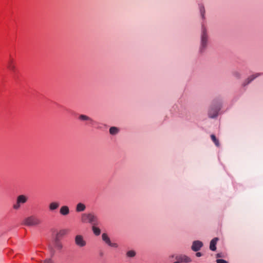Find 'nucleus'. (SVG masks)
<instances>
[{"label": "nucleus", "instance_id": "25", "mask_svg": "<svg viewBox=\"0 0 263 263\" xmlns=\"http://www.w3.org/2000/svg\"><path fill=\"white\" fill-rule=\"evenodd\" d=\"M43 263H54V262H53V261L51 258H48V259H45L43 261Z\"/></svg>", "mask_w": 263, "mask_h": 263}, {"label": "nucleus", "instance_id": "17", "mask_svg": "<svg viewBox=\"0 0 263 263\" xmlns=\"http://www.w3.org/2000/svg\"><path fill=\"white\" fill-rule=\"evenodd\" d=\"M96 225H92V230L94 234L96 236H99L101 234V230L100 229L96 227Z\"/></svg>", "mask_w": 263, "mask_h": 263}, {"label": "nucleus", "instance_id": "2", "mask_svg": "<svg viewBox=\"0 0 263 263\" xmlns=\"http://www.w3.org/2000/svg\"><path fill=\"white\" fill-rule=\"evenodd\" d=\"M208 45V35L205 27H202L201 32L199 52L202 53L206 48Z\"/></svg>", "mask_w": 263, "mask_h": 263}, {"label": "nucleus", "instance_id": "1", "mask_svg": "<svg viewBox=\"0 0 263 263\" xmlns=\"http://www.w3.org/2000/svg\"><path fill=\"white\" fill-rule=\"evenodd\" d=\"M81 221L82 223H89L92 225L98 224L97 216L92 213L82 214L81 215Z\"/></svg>", "mask_w": 263, "mask_h": 263}, {"label": "nucleus", "instance_id": "22", "mask_svg": "<svg viewBox=\"0 0 263 263\" xmlns=\"http://www.w3.org/2000/svg\"><path fill=\"white\" fill-rule=\"evenodd\" d=\"M233 76L237 79L241 78V73L238 71H235L233 72Z\"/></svg>", "mask_w": 263, "mask_h": 263}, {"label": "nucleus", "instance_id": "18", "mask_svg": "<svg viewBox=\"0 0 263 263\" xmlns=\"http://www.w3.org/2000/svg\"><path fill=\"white\" fill-rule=\"evenodd\" d=\"M192 260L190 257L185 255H182V262L189 263L191 262Z\"/></svg>", "mask_w": 263, "mask_h": 263}, {"label": "nucleus", "instance_id": "15", "mask_svg": "<svg viewBox=\"0 0 263 263\" xmlns=\"http://www.w3.org/2000/svg\"><path fill=\"white\" fill-rule=\"evenodd\" d=\"M60 206V203L58 202L54 201L49 203V210L50 211H53L57 210Z\"/></svg>", "mask_w": 263, "mask_h": 263}, {"label": "nucleus", "instance_id": "10", "mask_svg": "<svg viewBox=\"0 0 263 263\" xmlns=\"http://www.w3.org/2000/svg\"><path fill=\"white\" fill-rule=\"evenodd\" d=\"M70 213L69 208L67 205L62 206L60 209V213L63 216H66Z\"/></svg>", "mask_w": 263, "mask_h": 263}, {"label": "nucleus", "instance_id": "3", "mask_svg": "<svg viewBox=\"0 0 263 263\" xmlns=\"http://www.w3.org/2000/svg\"><path fill=\"white\" fill-rule=\"evenodd\" d=\"M41 223V220L40 219L34 215L26 217L23 221V224L28 227L36 226Z\"/></svg>", "mask_w": 263, "mask_h": 263}, {"label": "nucleus", "instance_id": "6", "mask_svg": "<svg viewBox=\"0 0 263 263\" xmlns=\"http://www.w3.org/2000/svg\"><path fill=\"white\" fill-rule=\"evenodd\" d=\"M74 242L76 246L80 248H83L86 246V241L84 237L81 235H77L74 238Z\"/></svg>", "mask_w": 263, "mask_h": 263}, {"label": "nucleus", "instance_id": "12", "mask_svg": "<svg viewBox=\"0 0 263 263\" xmlns=\"http://www.w3.org/2000/svg\"><path fill=\"white\" fill-rule=\"evenodd\" d=\"M7 68L12 71L15 70V65L13 59L10 58L7 62Z\"/></svg>", "mask_w": 263, "mask_h": 263}, {"label": "nucleus", "instance_id": "29", "mask_svg": "<svg viewBox=\"0 0 263 263\" xmlns=\"http://www.w3.org/2000/svg\"><path fill=\"white\" fill-rule=\"evenodd\" d=\"M217 256H218V257H219V256H220V255H219V254H217Z\"/></svg>", "mask_w": 263, "mask_h": 263}, {"label": "nucleus", "instance_id": "24", "mask_svg": "<svg viewBox=\"0 0 263 263\" xmlns=\"http://www.w3.org/2000/svg\"><path fill=\"white\" fill-rule=\"evenodd\" d=\"M217 263H229L226 260L222 259H218L216 260Z\"/></svg>", "mask_w": 263, "mask_h": 263}, {"label": "nucleus", "instance_id": "28", "mask_svg": "<svg viewBox=\"0 0 263 263\" xmlns=\"http://www.w3.org/2000/svg\"><path fill=\"white\" fill-rule=\"evenodd\" d=\"M174 263H180V261H176V262H174Z\"/></svg>", "mask_w": 263, "mask_h": 263}, {"label": "nucleus", "instance_id": "20", "mask_svg": "<svg viewBox=\"0 0 263 263\" xmlns=\"http://www.w3.org/2000/svg\"><path fill=\"white\" fill-rule=\"evenodd\" d=\"M126 255L128 257H134L136 255V252L133 250H130L126 253Z\"/></svg>", "mask_w": 263, "mask_h": 263}, {"label": "nucleus", "instance_id": "5", "mask_svg": "<svg viewBox=\"0 0 263 263\" xmlns=\"http://www.w3.org/2000/svg\"><path fill=\"white\" fill-rule=\"evenodd\" d=\"M28 200V197L25 195H20L17 196L15 203L13 204V209L15 210H19L22 205L27 202Z\"/></svg>", "mask_w": 263, "mask_h": 263}, {"label": "nucleus", "instance_id": "21", "mask_svg": "<svg viewBox=\"0 0 263 263\" xmlns=\"http://www.w3.org/2000/svg\"><path fill=\"white\" fill-rule=\"evenodd\" d=\"M211 139H212V141L214 142L215 145L217 146H219V143L218 142V140L217 139L216 137H215V136L214 135H212L211 136Z\"/></svg>", "mask_w": 263, "mask_h": 263}, {"label": "nucleus", "instance_id": "13", "mask_svg": "<svg viewBox=\"0 0 263 263\" xmlns=\"http://www.w3.org/2000/svg\"><path fill=\"white\" fill-rule=\"evenodd\" d=\"M79 119L81 121H88L91 125H93L95 121L88 116L85 115H80L79 116Z\"/></svg>", "mask_w": 263, "mask_h": 263}, {"label": "nucleus", "instance_id": "4", "mask_svg": "<svg viewBox=\"0 0 263 263\" xmlns=\"http://www.w3.org/2000/svg\"><path fill=\"white\" fill-rule=\"evenodd\" d=\"M221 108L220 104H212L211 105L208 110V116L210 118H216L219 114V112Z\"/></svg>", "mask_w": 263, "mask_h": 263}, {"label": "nucleus", "instance_id": "26", "mask_svg": "<svg viewBox=\"0 0 263 263\" xmlns=\"http://www.w3.org/2000/svg\"><path fill=\"white\" fill-rule=\"evenodd\" d=\"M200 12H201V15L203 17V15H204V8L203 6H200Z\"/></svg>", "mask_w": 263, "mask_h": 263}, {"label": "nucleus", "instance_id": "14", "mask_svg": "<svg viewBox=\"0 0 263 263\" xmlns=\"http://www.w3.org/2000/svg\"><path fill=\"white\" fill-rule=\"evenodd\" d=\"M86 205L84 203L79 202L76 205V211L78 213L82 212L86 210Z\"/></svg>", "mask_w": 263, "mask_h": 263}, {"label": "nucleus", "instance_id": "8", "mask_svg": "<svg viewBox=\"0 0 263 263\" xmlns=\"http://www.w3.org/2000/svg\"><path fill=\"white\" fill-rule=\"evenodd\" d=\"M102 240L108 246L114 247L117 248L118 245L116 243H112L110 240L109 237L106 233H103L102 235Z\"/></svg>", "mask_w": 263, "mask_h": 263}, {"label": "nucleus", "instance_id": "19", "mask_svg": "<svg viewBox=\"0 0 263 263\" xmlns=\"http://www.w3.org/2000/svg\"><path fill=\"white\" fill-rule=\"evenodd\" d=\"M119 129L116 127H111L109 129V133L111 135H116L119 132Z\"/></svg>", "mask_w": 263, "mask_h": 263}, {"label": "nucleus", "instance_id": "9", "mask_svg": "<svg viewBox=\"0 0 263 263\" xmlns=\"http://www.w3.org/2000/svg\"><path fill=\"white\" fill-rule=\"evenodd\" d=\"M260 76V73H256L254 74H252L247 79H246L244 82L242 83V85L243 86H246V85L250 84L252 81H253L255 79L258 77Z\"/></svg>", "mask_w": 263, "mask_h": 263}, {"label": "nucleus", "instance_id": "27", "mask_svg": "<svg viewBox=\"0 0 263 263\" xmlns=\"http://www.w3.org/2000/svg\"><path fill=\"white\" fill-rule=\"evenodd\" d=\"M202 255V254L201 253H200V252H197L196 253V256L197 257H201Z\"/></svg>", "mask_w": 263, "mask_h": 263}, {"label": "nucleus", "instance_id": "11", "mask_svg": "<svg viewBox=\"0 0 263 263\" xmlns=\"http://www.w3.org/2000/svg\"><path fill=\"white\" fill-rule=\"evenodd\" d=\"M218 240L219 238L218 237H215L214 238L211 240L210 243V249L211 250L214 251L216 250V246Z\"/></svg>", "mask_w": 263, "mask_h": 263}, {"label": "nucleus", "instance_id": "16", "mask_svg": "<svg viewBox=\"0 0 263 263\" xmlns=\"http://www.w3.org/2000/svg\"><path fill=\"white\" fill-rule=\"evenodd\" d=\"M54 246L58 250H61L63 248V245L60 242L58 238H55L54 240Z\"/></svg>", "mask_w": 263, "mask_h": 263}, {"label": "nucleus", "instance_id": "7", "mask_svg": "<svg viewBox=\"0 0 263 263\" xmlns=\"http://www.w3.org/2000/svg\"><path fill=\"white\" fill-rule=\"evenodd\" d=\"M203 246V243L202 241L200 240H195L192 242L191 249L194 252H197L199 251Z\"/></svg>", "mask_w": 263, "mask_h": 263}, {"label": "nucleus", "instance_id": "23", "mask_svg": "<svg viewBox=\"0 0 263 263\" xmlns=\"http://www.w3.org/2000/svg\"><path fill=\"white\" fill-rule=\"evenodd\" d=\"M66 232L65 230L60 231L57 235L56 238H58L59 237H61L65 234Z\"/></svg>", "mask_w": 263, "mask_h": 263}]
</instances>
